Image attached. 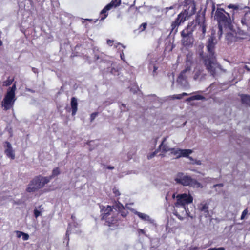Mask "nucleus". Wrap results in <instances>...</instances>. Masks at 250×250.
<instances>
[{"mask_svg": "<svg viewBox=\"0 0 250 250\" xmlns=\"http://www.w3.org/2000/svg\"><path fill=\"white\" fill-rule=\"evenodd\" d=\"M215 44L214 37L213 36H211L208 39L207 45V48L209 55L204 59V62L207 69L212 75H214L218 70L220 69V66L216 62L215 58L213 52Z\"/></svg>", "mask_w": 250, "mask_h": 250, "instance_id": "f257e3e1", "label": "nucleus"}, {"mask_svg": "<svg viewBox=\"0 0 250 250\" xmlns=\"http://www.w3.org/2000/svg\"><path fill=\"white\" fill-rule=\"evenodd\" d=\"M215 16L219 22L220 34H222L223 26L228 28L230 31L232 30L231 19L229 13L226 12L223 9H217Z\"/></svg>", "mask_w": 250, "mask_h": 250, "instance_id": "f03ea898", "label": "nucleus"}, {"mask_svg": "<svg viewBox=\"0 0 250 250\" xmlns=\"http://www.w3.org/2000/svg\"><path fill=\"white\" fill-rule=\"evenodd\" d=\"M175 182L184 186H190L193 188H202L203 186L197 180L183 173H177L174 178Z\"/></svg>", "mask_w": 250, "mask_h": 250, "instance_id": "7ed1b4c3", "label": "nucleus"}, {"mask_svg": "<svg viewBox=\"0 0 250 250\" xmlns=\"http://www.w3.org/2000/svg\"><path fill=\"white\" fill-rule=\"evenodd\" d=\"M50 181V178L44 177H37L33 179L28 184L26 191L33 192L42 188L46 184Z\"/></svg>", "mask_w": 250, "mask_h": 250, "instance_id": "20e7f679", "label": "nucleus"}, {"mask_svg": "<svg viewBox=\"0 0 250 250\" xmlns=\"http://www.w3.org/2000/svg\"><path fill=\"white\" fill-rule=\"evenodd\" d=\"M16 89V84H14L11 87L8 88L7 93L2 101V106L4 109L8 110L11 108L16 100L15 91Z\"/></svg>", "mask_w": 250, "mask_h": 250, "instance_id": "39448f33", "label": "nucleus"}, {"mask_svg": "<svg viewBox=\"0 0 250 250\" xmlns=\"http://www.w3.org/2000/svg\"><path fill=\"white\" fill-rule=\"evenodd\" d=\"M173 213L180 220H183L188 216L192 218L188 212L185 206L182 205L175 204Z\"/></svg>", "mask_w": 250, "mask_h": 250, "instance_id": "423d86ee", "label": "nucleus"}, {"mask_svg": "<svg viewBox=\"0 0 250 250\" xmlns=\"http://www.w3.org/2000/svg\"><path fill=\"white\" fill-rule=\"evenodd\" d=\"M176 204L182 205L185 206L186 204L192 203L193 197L190 194L183 193L179 194L176 196Z\"/></svg>", "mask_w": 250, "mask_h": 250, "instance_id": "0eeeda50", "label": "nucleus"}, {"mask_svg": "<svg viewBox=\"0 0 250 250\" xmlns=\"http://www.w3.org/2000/svg\"><path fill=\"white\" fill-rule=\"evenodd\" d=\"M102 210L103 212V214H104L102 217V218L103 219L106 220V222L109 226L112 224L116 223V220H110V218L108 217L110 214V212L112 210V208L111 206L107 205L106 207H103L102 208Z\"/></svg>", "mask_w": 250, "mask_h": 250, "instance_id": "6e6552de", "label": "nucleus"}, {"mask_svg": "<svg viewBox=\"0 0 250 250\" xmlns=\"http://www.w3.org/2000/svg\"><path fill=\"white\" fill-rule=\"evenodd\" d=\"M192 152L193 151L191 149H176V150H171V154L176 158L181 157H188L192 154Z\"/></svg>", "mask_w": 250, "mask_h": 250, "instance_id": "1a4fd4ad", "label": "nucleus"}, {"mask_svg": "<svg viewBox=\"0 0 250 250\" xmlns=\"http://www.w3.org/2000/svg\"><path fill=\"white\" fill-rule=\"evenodd\" d=\"M190 68L187 67L184 70H183L179 75L177 81L183 84L184 86H186L187 81L186 79L190 73Z\"/></svg>", "mask_w": 250, "mask_h": 250, "instance_id": "9d476101", "label": "nucleus"}, {"mask_svg": "<svg viewBox=\"0 0 250 250\" xmlns=\"http://www.w3.org/2000/svg\"><path fill=\"white\" fill-rule=\"evenodd\" d=\"M195 3L193 1H189L188 4L185 6L184 10L183 12L189 18L195 14Z\"/></svg>", "mask_w": 250, "mask_h": 250, "instance_id": "9b49d317", "label": "nucleus"}, {"mask_svg": "<svg viewBox=\"0 0 250 250\" xmlns=\"http://www.w3.org/2000/svg\"><path fill=\"white\" fill-rule=\"evenodd\" d=\"M5 153L6 156L10 159L13 160L15 158V152L12 148L11 144L6 142L4 145Z\"/></svg>", "mask_w": 250, "mask_h": 250, "instance_id": "f8f14e48", "label": "nucleus"}, {"mask_svg": "<svg viewBox=\"0 0 250 250\" xmlns=\"http://www.w3.org/2000/svg\"><path fill=\"white\" fill-rule=\"evenodd\" d=\"M118 4H116L115 2L111 1L110 3L107 4L101 12V20H104L107 16L106 12L110 10L111 8L116 7Z\"/></svg>", "mask_w": 250, "mask_h": 250, "instance_id": "ddd939ff", "label": "nucleus"}, {"mask_svg": "<svg viewBox=\"0 0 250 250\" xmlns=\"http://www.w3.org/2000/svg\"><path fill=\"white\" fill-rule=\"evenodd\" d=\"M188 29L184 30L182 32V35L183 38V44L185 45H189L193 43V39L189 36V34L188 33Z\"/></svg>", "mask_w": 250, "mask_h": 250, "instance_id": "4468645a", "label": "nucleus"}, {"mask_svg": "<svg viewBox=\"0 0 250 250\" xmlns=\"http://www.w3.org/2000/svg\"><path fill=\"white\" fill-rule=\"evenodd\" d=\"M188 17L183 12H181L178 15L173 25L175 26L179 25L181 23L184 22Z\"/></svg>", "mask_w": 250, "mask_h": 250, "instance_id": "2eb2a0df", "label": "nucleus"}, {"mask_svg": "<svg viewBox=\"0 0 250 250\" xmlns=\"http://www.w3.org/2000/svg\"><path fill=\"white\" fill-rule=\"evenodd\" d=\"M166 138H165L161 144L159 146V148L160 150H161L163 152H170V153L171 154V150H176L175 148H170L166 144H165V142L166 140Z\"/></svg>", "mask_w": 250, "mask_h": 250, "instance_id": "dca6fc26", "label": "nucleus"}, {"mask_svg": "<svg viewBox=\"0 0 250 250\" xmlns=\"http://www.w3.org/2000/svg\"><path fill=\"white\" fill-rule=\"evenodd\" d=\"M77 101L75 98L73 97L71 99V106L72 110V115H75L77 111Z\"/></svg>", "mask_w": 250, "mask_h": 250, "instance_id": "f3484780", "label": "nucleus"}, {"mask_svg": "<svg viewBox=\"0 0 250 250\" xmlns=\"http://www.w3.org/2000/svg\"><path fill=\"white\" fill-rule=\"evenodd\" d=\"M135 213L142 220L146 221L151 223L152 222V220L150 218V217L148 215L139 212H135Z\"/></svg>", "mask_w": 250, "mask_h": 250, "instance_id": "a211bd4d", "label": "nucleus"}, {"mask_svg": "<svg viewBox=\"0 0 250 250\" xmlns=\"http://www.w3.org/2000/svg\"><path fill=\"white\" fill-rule=\"evenodd\" d=\"M198 209L201 212L204 213H208V205L206 203L202 202L198 206Z\"/></svg>", "mask_w": 250, "mask_h": 250, "instance_id": "6ab92c4d", "label": "nucleus"}, {"mask_svg": "<svg viewBox=\"0 0 250 250\" xmlns=\"http://www.w3.org/2000/svg\"><path fill=\"white\" fill-rule=\"evenodd\" d=\"M228 7L229 9H233V12L232 13V17L233 18L234 16V14L235 13V11H238L239 10H242V7H240L238 5H236V4H229L228 6Z\"/></svg>", "mask_w": 250, "mask_h": 250, "instance_id": "aec40b11", "label": "nucleus"}, {"mask_svg": "<svg viewBox=\"0 0 250 250\" xmlns=\"http://www.w3.org/2000/svg\"><path fill=\"white\" fill-rule=\"evenodd\" d=\"M242 103L250 106V96L247 95H242L241 96Z\"/></svg>", "mask_w": 250, "mask_h": 250, "instance_id": "412c9836", "label": "nucleus"}, {"mask_svg": "<svg viewBox=\"0 0 250 250\" xmlns=\"http://www.w3.org/2000/svg\"><path fill=\"white\" fill-rule=\"evenodd\" d=\"M61 173L60 169L59 167H56L52 170V174L49 177H44V178H50V180L59 175Z\"/></svg>", "mask_w": 250, "mask_h": 250, "instance_id": "4be33fe9", "label": "nucleus"}, {"mask_svg": "<svg viewBox=\"0 0 250 250\" xmlns=\"http://www.w3.org/2000/svg\"><path fill=\"white\" fill-rule=\"evenodd\" d=\"M250 19V12H247L244 17L241 20V23L243 25H247V21Z\"/></svg>", "mask_w": 250, "mask_h": 250, "instance_id": "5701e85b", "label": "nucleus"}, {"mask_svg": "<svg viewBox=\"0 0 250 250\" xmlns=\"http://www.w3.org/2000/svg\"><path fill=\"white\" fill-rule=\"evenodd\" d=\"M204 99V97L200 95H196L193 96H191L188 99H187V101H190L192 100H200Z\"/></svg>", "mask_w": 250, "mask_h": 250, "instance_id": "b1692460", "label": "nucleus"}, {"mask_svg": "<svg viewBox=\"0 0 250 250\" xmlns=\"http://www.w3.org/2000/svg\"><path fill=\"white\" fill-rule=\"evenodd\" d=\"M194 72H195V74L194 76V80H196L201 79L202 78V76H201V72L200 71H199L196 69L195 70Z\"/></svg>", "mask_w": 250, "mask_h": 250, "instance_id": "393cba45", "label": "nucleus"}, {"mask_svg": "<svg viewBox=\"0 0 250 250\" xmlns=\"http://www.w3.org/2000/svg\"><path fill=\"white\" fill-rule=\"evenodd\" d=\"M213 187L215 189L216 191L218 193H220V192L222 191L223 184H216V185H214Z\"/></svg>", "mask_w": 250, "mask_h": 250, "instance_id": "a878e982", "label": "nucleus"}, {"mask_svg": "<svg viewBox=\"0 0 250 250\" xmlns=\"http://www.w3.org/2000/svg\"><path fill=\"white\" fill-rule=\"evenodd\" d=\"M226 38L229 42H231L235 40V38L232 33H228L226 36Z\"/></svg>", "mask_w": 250, "mask_h": 250, "instance_id": "bb28decb", "label": "nucleus"}, {"mask_svg": "<svg viewBox=\"0 0 250 250\" xmlns=\"http://www.w3.org/2000/svg\"><path fill=\"white\" fill-rule=\"evenodd\" d=\"M188 94L187 93H183L182 94H179V95H174L173 96H171V98L172 99H180L182 98V96H187L188 95Z\"/></svg>", "mask_w": 250, "mask_h": 250, "instance_id": "cd10ccee", "label": "nucleus"}, {"mask_svg": "<svg viewBox=\"0 0 250 250\" xmlns=\"http://www.w3.org/2000/svg\"><path fill=\"white\" fill-rule=\"evenodd\" d=\"M113 193L114 196L118 198L119 196L121 194L119 189H118L116 188H114L113 189Z\"/></svg>", "mask_w": 250, "mask_h": 250, "instance_id": "c85d7f7f", "label": "nucleus"}, {"mask_svg": "<svg viewBox=\"0 0 250 250\" xmlns=\"http://www.w3.org/2000/svg\"><path fill=\"white\" fill-rule=\"evenodd\" d=\"M190 161H192V164H195L198 165H201L202 163L200 160H194L191 157H188Z\"/></svg>", "mask_w": 250, "mask_h": 250, "instance_id": "c756f323", "label": "nucleus"}, {"mask_svg": "<svg viewBox=\"0 0 250 250\" xmlns=\"http://www.w3.org/2000/svg\"><path fill=\"white\" fill-rule=\"evenodd\" d=\"M21 237H22V239L24 241H26V240H28V239L29 238V235L28 234L25 233L24 232H23L22 234V236H21Z\"/></svg>", "mask_w": 250, "mask_h": 250, "instance_id": "7c9ffc66", "label": "nucleus"}, {"mask_svg": "<svg viewBox=\"0 0 250 250\" xmlns=\"http://www.w3.org/2000/svg\"><path fill=\"white\" fill-rule=\"evenodd\" d=\"M34 214L36 218L41 215V212L37 209H34Z\"/></svg>", "mask_w": 250, "mask_h": 250, "instance_id": "2f4dec72", "label": "nucleus"}, {"mask_svg": "<svg viewBox=\"0 0 250 250\" xmlns=\"http://www.w3.org/2000/svg\"><path fill=\"white\" fill-rule=\"evenodd\" d=\"M247 214H248V210H247V209H245L242 213V215L241 216V220L244 219Z\"/></svg>", "mask_w": 250, "mask_h": 250, "instance_id": "473e14b6", "label": "nucleus"}, {"mask_svg": "<svg viewBox=\"0 0 250 250\" xmlns=\"http://www.w3.org/2000/svg\"><path fill=\"white\" fill-rule=\"evenodd\" d=\"M13 80L8 79L4 83V85L5 86H8L12 83Z\"/></svg>", "mask_w": 250, "mask_h": 250, "instance_id": "72a5a7b5", "label": "nucleus"}, {"mask_svg": "<svg viewBox=\"0 0 250 250\" xmlns=\"http://www.w3.org/2000/svg\"><path fill=\"white\" fill-rule=\"evenodd\" d=\"M97 115H98V113L96 112L91 114V116H90L91 121H93L95 119V118L97 117Z\"/></svg>", "mask_w": 250, "mask_h": 250, "instance_id": "f704fd0d", "label": "nucleus"}, {"mask_svg": "<svg viewBox=\"0 0 250 250\" xmlns=\"http://www.w3.org/2000/svg\"><path fill=\"white\" fill-rule=\"evenodd\" d=\"M146 23H144L140 25V29L141 31H143L146 28Z\"/></svg>", "mask_w": 250, "mask_h": 250, "instance_id": "c9c22d12", "label": "nucleus"}, {"mask_svg": "<svg viewBox=\"0 0 250 250\" xmlns=\"http://www.w3.org/2000/svg\"><path fill=\"white\" fill-rule=\"evenodd\" d=\"M16 236L18 238L21 237L23 232L20 231H16Z\"/></svg>", "mask_w": 250, "mask_h": 250, "instance_id": "e433bc0d", "label": "nucleus"}, {"mask_svg": "<svg viewBox=\"0 0 250 250\" xmlns=\"http://www.w3.org/2000/svg\"><path fill=\"white\" fill-rule=\"evenodd\" d=\"M117 208H118L119 211H121V210L122 209H123L124 210H125V208H124L123 206L121 204H118Z\"/></svg>", "mask_w": 250, "mask_h": 250, "instance_id": "4c0bfd02", "label": "nucleus"}, {"mask_svg": "<svg viewBox=\"0 0 250 250\" xmlns=\"http://www.w3.org/2000/svg\"><path fill=\"white\" fill-rule=\"evenodd\" d=\"M224 248L223 247L219 248H213L208 249V250H224Z\"/></svg>", "mask_w": 250, "mask_h": 250, "instance_id": "58836bf2", "label": "nucleus"}, {"mask_svg": "<svg viewBox=\"0 0 250 250\" xmlns=\"http://www.w3.org/2000/svg\"><path fill=\"white\" fill-rule=\"evenodd\" d=\"M113 42L114 41L113 40H108L107 41V44L110 45V46H112L113 43Z\"/></svg>", "mask_w": 250, "mask_h": 250, "instance_id": "ea45409f", "label": "nucleus"}, {"mask_svg": "<svg viewBox=\"0 0 250 250\" xmlns=\"http://www.w3.org/2000/svg\"><path fill=\"white\" fill-rule=\"evenodd\" d=\"M157 151H155L154 152H153V153H152L151 154H150L148 156V157L149 159H150V158H152L154 156V155L156 154Z\"/></svg>", "mask_w": 250, "mask_h": 250, "instance_id": "a19ab883", "label": "nucleus"}, {"mask_svg": "<svg viewBox=\"0 0 250 250\" xmlns=\"http://www.w3.org/2000/svg\"><path fill=\"white\" fill-rule=\"evenodd\" d=\"M211 180H212V179L211 178H209V177L206 178L205 179L206 182H211Z\"/></svg>", "mask_w": 250, "mask_h": 250, "instance_id": "79ce46f5", "label": "nucleus"}, {"mask_svg": "<svg viewBox=\"0 0 250 250\" xmlns=\"http://www.w3.org/2000/svg\"><path fill=\"white\" fill-rule=\"evenodd\" d=\"M116 47H119V49H120L121 47H124L123 46L120 44V43H118L116 45Z\"/></svg>", "mask_w": 250, "mask_h": 250, "instance_id": "37998d69", "label": "nucleus"}, {"mask_svg": "<svg viewBox=\"0 0 250 250\" xmlns=\"http://www.w3.org/2000/svg\"><path fill=\"white\" fill-rule=\"evenodd\" d=\"M157 70V67L155 66H153V72H155Z\"/></svg>", "mask_w": 250, "mask_h": 250, "instance_id": "c03bdc74", "label": "nucleus"}, {"mask_svg": "<svg viewBox=\"0 0 250 250\" xmlns=\"http://www.w3.org/2000/svg\"><path fill=\"white\" fill-rule=\"evenodd\" d=\"M121 59L123 60V56H124V54L122 53V54H121Z\"/></svg>", "mask_w": 250, "mask_h": 250, "instance_id": "a18cd8bd", "label": "nucleus"}, {"mask_svg": "<svg viewBox=\"0 0 250 250\" xmlns=\"http://www.w3.org/2000/svg\"><path fill=\"white\" fill-rule=\"evenodd\" d=\"M122 215L123 216H126V214H125V213L124 212H122Z\"/></svg>", "mask_w": 250, "mask_h": 250, "instance_id": "49530a36", "label": "nucleus"}, {"mask_svg": "<svg viewBox=\"0 0 250 250\" xmlns=\"http://www.w3.org/2000/svg\"><path fill=\"white\" fill-rule=\"evenodd\" d=\"M202 30H203V32H205V27H203V29H202Z\"/></svg>", "mask_w": 250, "mask_h": 250, "instance_id": "de8ad7c7", "label": "nucleus"}, {"mask_svg": "<svg viewBox=\"0 0 250 250\" xmlns=\"http://www.w3.org/2000/svg\"><path fill=\"white\" fill-rule=\"evenodd\" d=\"M2 44V41L0 40V45H1Z\"/></svg>", "mask_w": 250, "mask_h": 250, "instance_id": "09e8293b", "label": "nucleus"}, {"mask_svg": "<svg viewBox=\"0 0 250 250\" xmlns=\"http://www.w3.org/2000/svg\"><path fill=\"white\" fill-rule=\"evenodd\" d=\"M244 65V66L245 67H246V68H247V66H246L245 65Z\"/></svg>", "mask_w": 250, "mask_h": 250, "instance_id": "8fccbe9b", "label": "nucleus"}, {"mask_svg": "<svg viewBox=\"0 0 250 250\" xmlns=\"http://www.w3.org/2000/svg\"><path fill=\"white\" fill-rule=\"evenodd\" d=\"M122 105L123 106L125 107V105H124V104H122Z\"/></svg>", "mask_w": 250, "mask_h": 250, "instance_id": "3c124183", "label": "nucleus"}, {"mask_svg": "<svg viewBox=\"0 0 250 250\" xmlns=\"http://www.w3.org/2000/svg\"><path fill=\"white\" fill-rule=\"evenodd\" d=\"M121 110H125V109H123V108H122V107H121Z\"/></svg>", "mask_w": 250, "mask_h": 250, "instance_id": "603ef678", "label": "nucleus"}, {"mask_svg": "<svg viewBox=\"0 0 250 250\" xmlns=\"http://www.w3.org/2000/svg\"><path fill=\"white\" fill-rule=\"evenodd\" d=\"M141 231H142V232H144L143 230H141Z\"/></svg>", "mask_w": 250, "mask_h": 250, "instance_id": "864d4df0", "label": "nucleus"}]
</instances>
